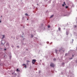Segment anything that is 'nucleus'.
I'll list each match as a JSON object with an SVG mask.
<instances>
[{"mask_svg": "<svg viewBox=\"0 0 77 77\" xmlns=\"http://www.w3.org/2000/svg\"><path fill=\"white\" fill-rule=\"evenodd\" d=\"M16 71L17 72H20V70H19V69H17Z\"/></svg>", "mask_w": 77, "mask_h": 77, "instance_id": "nucleus-4", "label": "nucleus"}, {"mask_svg": "<svg viewBox=\"0 0 77 77\" xmlns=\"http://www.w3.org/2000/svg\"><path fill=\"white\" fill-rule=\"evenodd\" d=\"M4 50H6V49H5Z\"/></svg>", "mask_w": 77, "mask_h": 77, "instance_id": "nucleus-23", "label": "nucleus"}, {"mask_svg": "<svg viewBox=\"0 0 77 77\" xmlns=\"http://www.w3.org/2000/svg\"><path fill=\"white\" fill-rule=\"evenodd\" d=\"M26 62H27L29 63L30 62V61L29 60H27Z\"/></svg>", "mask_w": 77, "mask_h": 77, "instance_id": "nucleus-13", "label": "nucleus"}, {"mask_svg": "<svg viewBox=\"0 0 77 77\" xmlns=\"http://www.w3.org/2000/svg\"><path fill=\"white\" fill-rule=\"evenodd\" d=\"M5 43V42L4 41L2 40V44L3 45Z\"/></svg>", "mask_w": 77, "mask_h": 77, "instance_id": "nucleus-3", "label": "nucleus"}, {"mask_svg": "<svg viewBox=\"0 0 77 77\" xmlns=\"http://www.w3.org/2000/svg\"><path fill=\"white\" fill-rule=\"evenodd\" d=\"M76 63H77V60L76 61Z\"/></svg>", "mask_w": 77, "mask_h": 77, "instance_id": "nucleus-22", "label": "nucleus"}, {"mask_svg": "<svg viewBox=\"0 0 77 77\" xmlns=\"http://www.w3.org/2000/svg\"><path fill=\"white\" fill-rule=\"evenodd\" d=\"M65 8H68V6H66Z\"/></svg>", "mask_w": 77, "mask_h": 77, "instance_id": "nucleus-12", "label": "nucleus"}, {"mask_svg": "<svg viewBox=\"0 0 77 77\" xmlns=\"http://www.w3.org/2000/svg\"><path fill=\"white\" fill-rule=\"evenodd\" d=\"M76 27H77V26H75V25L74 26V27L76 28Z\"/></svg>", "mask_w": 77, "mask_h": 77, "instance_id": "nucleus-15", "label": "nucleus"}, {"mask_svg": "<svg viewBox=\"0 0 77 77\" xmlns=\"http://www.w3.org/2000/svg\"><path fill=\"white\" fill-rule=\"evenodd\" d=\"M67 55V54H65V55H66V56Z\"/></svg>", "mask_w": 77, "mask_h": 77, "instance_id": "nucleus-20", "label": "nucleus"}, {"mask_svg": "<svg viewBox=\"0 0 77 77\" xmlns=\"http://www.w3.org/2000/svg\"><path fill=\"white\" fill-rule=\"evenodd\" d=\"M25 68H26V65H25V67H24Z\"/></svg>", "mask_w": 77, "mask_h": 77, "instance_id": "nucleus-18", "label": "nucleus"}, {"mask_svg": "<svg viewBox=\"0 0 77 77\" xmlns=\"http://www.w3.org/2000/svg\"><path fill=\"white\" fill-rule=\"evenodd\" d=\"M55 66V65L53 63H51L50 64V66L54 67Z\"/></svg>", "mask_w": 77, "mask_h": 77, "instance_id": "nucleus-1", "label": "nucleus"}, {"mask_svg": "<svg viewBox=\"0 0 77 77\" xmlns=\"http://www.w3.org/2000/svg\"><path fill=\"white\" fill-rule=\"evenodd\" d=\"M63 3H64V5H66V4L65 2H64Z\"/></svg>", "mask_w": 77, "mask_h": 77, "instance_id": "nucleus-11", "label": "nucleus"}, {"mask_svg": "<svg viewBox=\"0 0 77 77\" xmlns=\"http://www.w3.org/2000/svg\"><path fill=\"white\" fill-rule=\"evenodd\" d=\"M60 29H61V28H60L59 27L58 28V30H59V31H60Z\"/></svg>", "mask_w": 77, "mask_h": 77, "instance_id": "nucleus-8", "label": "nucleus"}, {"mask_svg": "<svg viewBox=\"0 0 77 77\" xmlns=\"http://www.w3.org/2000/svg\"><path fill=\"white\" fill-rule=\"evenodd\" d=\"M64 5H65L64 4H62V6H64Z\"/></svg>", "mask_w": 77, "mask_h": 77, "instance_id": "nucleus-17", "label": "nucleus"}, {"mask_svg": "<svg viewBox=\"0 0 77 77\" xmlns=\"http://www.w3.org/2000/svg\"><path fill=\"white\" fill-rule=\"evenodd\" d=\"M25 15L26 16H28V14H27V13H26L25 14Z\"/></svg>", "mask_w": 77, "mask_h": 77, "instance_id": "nucleus-10", "label": "nucleus"}, {"mask_svg": "<svg viewBox=\"0 0 77 77\" xmlns=\"http://www.w3.org/2000/svg\"><path fill=\"white\" fill-rule=\"evenodd\" d=\"M5 35H3V37H2V38H5Z\"/></svg>", "mask_w": 77, "mask_h": 77, "instance_id": "nucleus-5", "label": "nucleus"}, {"mask_svg": "<svg viewBox=\"0 0 77 77\" xmlns=\"http://www.w3.org/2000/svg\"><path fill=\"white\" fill-rule=\"evenodd\" d=\"M26 65V64H23V66H25Z\"/></svg>", "mask_w": 77, "mask_h": 77, "instance_id": "nucleus-9", "label": "nucleus"}, {"mask_svg": "<svg viewBox=\"0 0 77 77\" xmlns=\"http://www.w3.org/2000/svg\"><path fill=\"white\" fill-rule=\"evenodd\" d=\"M33 37V35H31V37H32V38Z\"/></svg>", "mask_w": 77, "mask_h": 77, "instance_id": "nucleus-19", "label": "nucleus"}, {"mask_svg": "<svg viewBox=\"0 0 77 77\" xmlns=\"http://www.w3.org/2000/svg\"><path fill=\"white\" fill-rule=\"evenodd\" d=\"M36 62V60H32V63H33V64H35V63Z\"/></svg>", "mask_w": 77, "mask_h": 77, "instance_id": "nucleus-2", "label": "nucleus"}, {"mask_svg": "<svg viewBox=\"0 0 77 77\" xmlns=\"http://www.w3.org/2000/svg\"><path fill=\"white\" fill-rule=\"evenodd\" d=\"M57 51H58L57 50H55V52H56V54L57 53Z\"/></svg>", "mask_w": 77, "mask_h": 77, "instance_id": "nucleus-7", "label": "nucleus"}, {"mask_svg": "<svg viewBox=\"0 0 77 77\" xmlns=\"http://www.w3.org/2000/svg\"><path fill=\"white\" fill-rule=\"evenodd\" d=\"M50 26L49 25L48 26V28H50Z\"/></svg>", "mask_w": 77, "mask_h": 77, "instance_id": "nucleus-14", "label": "nucleus"}, {"mask_svg": "<svg viewBox=\"0 0 77 77\" xmlns=\"http://www.w3.org/2000/svg\"><path fill=\"white\" fill-rule=\"evenodd\" d=\"M27 20H28V19H27Z\"/></svg>", "mask_w": 77, "mask_h": 77, "instance_id": "nucleus-26", "label": "nucleus"}, {"mask_svg": "<svg viewBox=\"0 0 77 77\" xmlns=\"http://www.w3.org/2000/svg\"><path fill=\"white\" fill-rule=\"evenodd\" d=\"M17 47L19 48V46H17Z\"/></svg>", "mask_w": 77, "mask_h": 77, "instance_id": "nucleus-21", "label": "nucleus"}, {"mask_svg": "<svg viewBox=\"0 0 77 77\" xmlns=\"http://www.w3.org/2000/svg\"><path fill=\"white\" fill-rule=\"evenodd\" d=\"M54 17V15H52L51 16L50 18H51L52 17Z\"/></svg>", "mask_w": 77, "mask_h": 77, "instance_id": "nucleus-6", "label": "nucleus"}, {"mask_svg": "<svg viewBox=\"0 0 77 77\" xmlns=\"http://www.w3.org/2000/svg\"><path fill=\"white\" fill-rule=\"evenodd\" d=\"M53 60H54V61H55V60H56V59L55 58H54V59H53Z\"/></svg>", "mask_w": 77, "mask_h": 77, "instance_id": "nucleus-16", "label": "nucleus"}, {"mask_svg": "<svg viewBox=\"0 0 77 77\" xmlns=\"http://www.w3.org/2000/svg\"><path fill=\"white\" fill-rule=\"evenodd\" d=\"M1 21H0V23H1Z\"/></svg>", "mask_w": 77, "mask_h": 77, "instance_id": "nucleus-25", "label": "nucleus"}, {"mask_svg": "<svg viewBox=\"0 0 77 77\" xmlns=\"http://www.w3.org/2000/svg\"><path fill=\"white\" fill-rule=\"evenodd\" d=\"M72 57H74V55H72Z\"/></svg>", "mask_w": 77, "mask_h": 77, "instance_id": "nucleus-24", "label": "nucleus"}]
</instances>
